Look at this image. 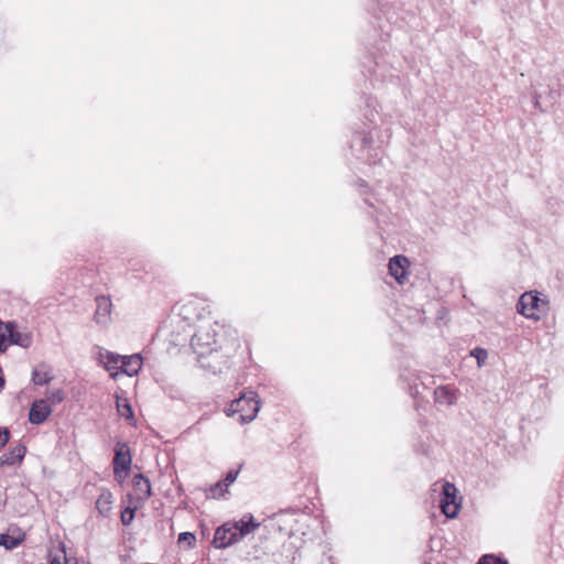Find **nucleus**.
I'll return each instance as SVG.
<instances>
[{
  "label": "nucleus",
  "mask_w": 564,
  "mask_h": 564,
  "mask_svg": "<svg viewBox=\"0 0 564 564\" xmlns=\"http://www.w3.org/2000/svg\"><path fill=\"white\" fill-rule=\"evenodd\" d=\"M133 487L139 492V497L148 499L151 496V484L150 480L142 474H138L133 477Z\"/></svg>",
  "instance_id": "nucleus-18"
},
{
  "label": "nucleus",
  "mask_w": 564,
  "mask_h": 564,
  "mask_svg": "<svg viewBox=\"0 0 564 564\" xmlns=\"http://www.w3.org/2000/svg\"><path fill=\"white\" fill-rule=\"evenodd\" d=\"M113 503V496L109 490H104L96 501V508L102 517H107Z\"/></svg>",
  "instance_id": "nucleus-17"
},
{
  "label": "nucleus",
  "mask_w": 564,
  "mask_h": 564,
  "mask_svg": "<svg viewBox=\"0 0 564 564\" xmlns=\"http://www.w3.org/2000/svg\"><path fill=\"white\" fill-rule=\"evenodd\" d=\"M51 413L52 408L46 400H35L30 408L29 421L32 424L40 425L51 415Z\"/></svg>",
  "instance_id": "nucleus-9"
},
{
  "label": "nucleus",
  "mask_w": 564,
  "mask_h": 564,
  "mask_svg": "<svg viewBox=\"0 0 564 564\" xmlns=\"http://www.w3.org/2000/svg\"><path fill=\"white\" fill-rule=\"evenodd\" d=\"M10 438V432L8 429H0V449L7 445Z\"/></svg>",
  "instance_id": "nucleus-26"
},
{
  "label": "nucleus",
  "mask_w": 564,
  "mask_h": 564,
  "mask_svg": "<svg viewBox=\"0 0 564 564\" xmlns=\"http://www.w3.org/2000/svg\"><path fill=\"white\" fill-rule=\"evenodd\" d=\"M65 395L62 389L50 390L46 392V401L53 404L63 402Z\"/></svg>",
  "instance_id": "nucleus-21"
},
{
  "label": "nucleus",
  "mask_w": 564,
  "mask_h": 564,
  "mask_svg": "<svg viewBox=\"0 0 564 564\" xmlns=\"http://www.w3.org/2000/svg\"><path fill=\"white\" fill-rule=\"evenodd\" d=\"M31 343L32 336L30 333L18 332L15 324H4L0 321V352L6 351L9 345L28 348Z\"/></svg>",
  "instance_id": "nucleus-3"
},
{
  "label": "nucleus",
  "mask_w": 564,
  "mask_h": 564,
  "mask_svg": "<svg viewBox=\"0 0 564 564\" xmlns=\"http://www.w3.org/2000/svg\"><path fill=\"white\" fill-rule=\"evenodd\" d=\"M260 410V402L257 400V393L248 391L240 398L234 400L226 410L228 416L239 413V422L247 424L253 421Z\"/></svg>",
  "instance_id": "nucleus-2"
},
{
  "label": "nucleus",
  "mask_w": 564,
  "mask_h": 564,
  "mask_svg": "<svg viewBox=\"0 0 564 564\" xmlns=\"http://www.w3.org/2000/svg\"><path fill=\"white\" fill-rule=\"evenodd\" d=\"M260 527L251 514L245 516L239 521L226 522L220 525L214 535L213 544L216 549H226Z\"/></svg>",
  "instance_id": "nucleus-1"
},
{
  "label": "nucleus",
  "mask_w": 564,
  "mask_h": 564,
  "mask_svg": "<svg viewBox=\"0 0 564 564\" xmlns=\"http://www.w3.org/2000/svg\"><path fill=\"white\" fill-rule=\"evenodd\" d=\"M51 564H63L58 558H53Z\"/></svg>",
  "instance_id": "nucleus-27"
},
{
  "label": "nucleus",
  "mask_w": 564,
  "mask_h": 564,
  "mask_svg": "<svg viewBox=\"0 0 564 564\" xmlns=\"http://www.w3.org/2000/svg\"><path fill=\"white\" fill-rule=\"evenodd\" d=\"M470 355L477 359L478 366L484 365L488 357L487 350L480 347H476L475 349H473Z\"/></svg>",
  "instance_id": "nucleus-22"
},
{
  "label": "nucleus",
  "mask_w": 564,
  "mask_h": 564,
  "mask_svg": "<svg viewBox=\"0 0 564 564\" xmlns=\"http://www.w3.org/2000/svg\"><path fill=\"white\" fill-rule=\"evenodd\" d=\"M544 305L545 303L539 296V293L525 292L518 301L517 311L527 318L539 321V313L543 311Z\"/></svg>",
  "instance_id": "nucleus-4"
},
{
  "label": "nucleus",
  "mask_w": 564,
  "mask_h": 564,
  "mask_svg": "<svg viewBox=\"0 0 564 564\" xmlns=\"http://www.w3.org/2000/svg\"><path fill=\"white\" fill-rule=\"evenodd\" d=\"M409 264V260L404 256H394L389 261L390 274L399 282L403 283L406 272L405 267Z\"/></svg>",
  "instance_id": "nucleus-12"
},
{
  "label": "nucleus",
  "mask_w": 564,
  "mask_h": 564,
  "mask_svg": "<svg viewBox=\"0 0 564 564\" xmlns=\"http://www.w3.org/2000/svg\"><path fill=\"white\" fill-rule=\"evenodd\" d=\"M217 333L212 327H199L192 336L191 346L199 355H205L207 351H213V345L217 344Z\"/></svg>",
  "instance_id": "nucleus-5"
},
{
  "label": "nucleus",
  "mask_w": 564,
  "mask_h": 564,
  "mask_svg": "<svg viewBox=\"0 0 564 564\" xmlns=\"http://www.w3.org/2000/svg\"><path fill=\"white\" fill-rule=\"evenodd\" d=\"M134 517V510L127 508L121 514V521L123 525H129Z\"/></svg>",
  "instance_id": "nucleus-25"
},
{
  "label": "nucleus",
  "mask_w": 564,
  "mask_h": 564,
  "mask_svg": "<svg viewBox=\"0 0 564 564\" xmlns=\"http://www.w3.org/2000/svg\"><path fill=\"white\" fill-rule=\"evenodd\" d=\"M96 311L94 319L99 325H108L111 321L112 303L109 296L100 295L96 297Z\"/></svg>",
  "instance_id": "nucleus-8"
},
{
  "label": "nucleus",
  "mask_w": 564,
  "mask_h": 564,
  "mask_svg": "<svg viewBox=\"0 0 564 564\" xmlns=\"http://www.w3.org/2000/svg\"><path fill=\"white\" fill-rule=\"evenodd\" d=\"M23 539L14 538L9 534H0V546H4L7 550H13L21 544Z\"/></svg>",
  "instance_id": "nucleus-20"
},
{
  "label": "nucleus",
  "mask_w": 564,
  "mask_h": 564,
  "mask_svg": "<svg viewBox=\"0 0 564 564\" xmlns=\"http://www.w3.org/2000/svg\"><path fill=\"white\" fill-rule=\"evenodd\" d=\"M239 471L238 470H229L226 474V477L224 480L217 482L215 486L210 488V495L213 497L223 496L224 492L227 490V487L230 486L238 477Z\"/></svg>",
  "instance_id": "nucleus-16"
},
{
  "label": "nucleus",
  "mask_w": 564,
  "mask_h": 564,
  "mask_svg": "<svg viewBox=\"0 0 564 564\" xmlns=\"http://www.w3.org/2000/svg\"><path fill=\"white\" fill-rule=\"evenodd\" d=\"M479 564H507V562L502 561L500 558H497L494 555H484L480 558Z\"/></svg>",
  "instance_id": "nucleus-24"
},
{
  "label": "nucleus",
  "mask_w": 564,
  "mask_h": 564,
  "mask_svg": "<svg viewBox=\"0 0 564 564\" xmlns=\"http://www.w3.org/2000/svg\"><path fill=\"white\" fill-rule=\"evenodd\" d=\"M196 538L191 532H183L178 535V543H187L189 547L194 546Z\"/></svg>",
  "instance_id": "nucleus-23"
},
{
  "label": "nucleus",
  "mask_w": 564,
  "mask_h": 564,
  "mask_svg": "<svg viewBox=\"0 0 564 564\" xmlns=\"http://www.w3.org/2000/svg\"><path fill=\"white\" fill-rule=\"evenodd\" d=\"M53 380V369L46 364H40L32 372V381L36 386L47 384Z\"/></svg>",
  "instance_id": "nucleus-14"
},
{
  "label": "nucleus",
  "mask_w": 564,
  "mask_h": 564,
  "mask_svg": "<svg viewBox=\"0 0 564 564\" xmlns=\"http://www.w3.org/2000/svg\"><path fill=\"white\" fill-rule=\"evenodd\" d=\"M131 462L132 458L129 446L126 443H118L113 457V474L117 479H122L127 476Z\"/></svg>",
  "instance_id": "nucleus-6"
},
{
  "label": "nucleus",
  "mask_w": 564,
  "mask_h": 564,
  "mask_svg": "<svg viewBox=\"0 0 564 564\" xmlns=\"http://www.w3.org/2000/svg\"><path fill=\"white\" fill-rule=\"evenodd\" d=\"M116 405L117 411L120 416L126 419H132L133 417V411L131 409L130 403L126 398H121L119 395H116Z\"/></svg>",
  "instance_id": "nucleus-19"
},
{
  "label": "nucleus",
  "mask_w": 564,
  "mask_h": 564,
  "mask_svg": "<svg viewBox=\"0 0 564 564\" xmlns=\"http://www.w3.org/2000/svg\"><path fill=\"white\" fill-rule=\"evenodd\" d=\"M534 106H535L536 108H540L539 97H535Z\"/></svg>",
  "instance_id": "nucleus-28"
},
{
  "label": "nucleus",
  "mask_w": 564,
  "mask_h": 564,
  "mask_svg": "<svg viewBox=\"0 0 564 564\" xmlns=\"http://www.w3.org/2000/svg\"><path fill=\"white\" fill-rule=\"evenodd\" d=\"M25 453L26 448L22 444L11 447L0 457V466H11L21 463Z\"/></svg>",
  "instance_id": "nucleus-13"
},
{
  "label": "nucleus",
  "mask_w": 564,
  "mask_h": 564,
  "mask_svg": "<svg viewBox=\"0 0 564 564\" xmlns=\"http://www.w3.org/2000/svg\"><path fill=\"white\" fill-rule=\"evenodd\" d=\"M434 400L440 404L453 405L456 402V392L449 386H440L434 390Z\"/></svg>",
  "instance_id": "nucleus-15"
},
{
  "label": "nucleus",
  "mask_w": 564,
  "mask_h": 564,
  "mask_svg": "<svg viewBox=\"0 0 564 564\" xmlns=\"http://www.w3.org/2000/svg\"><path fill=\"white\" fill-rule=\"evenodd\" d=\"M142 368V357L139 354L131 356H122L120 365V373H126L129 377L138 375Z\"/></svg>",
  "instance_id": "nucleus-11"
},
{
  "label": "nucleus",
  "mask_w": 564,
  "mask_h": 564,
  "mask_svg": "<svg viewBox=\"0 0 564 564\" xmlns=\"http://www.w3.org/2000/svg\"><path fill=\"white\" fill-rule=\"evenodd\" d=\"M457 488L454 484L445 482L442 486L441 509L447 518H455L460 505L456 500Z\"/></svg>",
  "instance_id": "nucleus-7"
},
{
  "label": "nucleus",
  "mask_w": 564,
  "mask_h": 564,
  "mask_svg": "<svg viewBox=\"0 0 564 564\" xmlns=\"http://www.w3.org/2000/svg\"><path fill=\"white\" fill-rule=\"evenodd\" d=\"M121 355L107 350H100L98 354L99 362L110 372V376L113 379H116L120 373L119 364L121 365Z\"/></svg>",
  "instance_id": "nucleus-10"
}]
</instances>
